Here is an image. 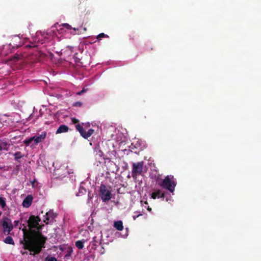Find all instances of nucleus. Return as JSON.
Listing matches in <instances>:
<instances>
[{"mask_svg":"<svg viewBox=\"0 0 261 261\" xmlns=\"http://www.w3.org/2000/svg\"><path fill=\"white\" fill-rule=\"evenodd\" d=\"M4 241L6 244L14 245V242L12 238L10 236H8L6 237Z\"/></svg>","mask_w":261,"mask_h":261,"instance_id":"obj_15","label":"nucleus"},{"mask_svg":"<svg viewBox=\"0 0 261 261\" xmlns=\"http://www.w3.org/2000/svg\"><path fill=\"white\" fill-rule=\"evenodd\" d=\"M21 252V254H22V255H24V254H27V252H25V251H21V252Z\"/></svg>","mask_w":261,"mask_h":261,"instance_id":"obj_34","label":"nucleus"},{"mask_svg":"<svg viewBox=\"0 0 261 261\" xmlns=\"http://www.w3.org/2000/svg\"><path fill=\"white\" fill-rule=\"evenodd\" d=\"M143 162H140L137 163H133L132 175L134 178H136L138 175L142 174L143 172Z\"/></svg>","mask_w":261,"mask_h":261,"instance_id":"obj_5","label":"nucleus"},{"mask_svg":"<svg viewBox=\"0 0 261 261\" xmlns=\"http://www.w3.org/2000/svg\"><path fill=\"white\" fill-rule=\"evenodd\" d=\"M147 210L149 212H150L151 211V208H150L149 206H148L147 207Z\"/></svg>","mask_w":261,"mask_h":261,"instance_id":"obj_35","label":"nucleus"},{"mask_svg":"<svg viewBox=\"0 0 261 261\" xmlns=\"http://www.w3.org/2000/svg\"><path fill=\"white\" fill-rule=\"evenodd\" d=\"M158 184L162 188L168 190L172 193H173L176 186L175 180L172 175L166 176L164 179L159 181Z\"/></svg>","mask_w":261,"mask_h":261,"instance_id":"obj_2","label":"nucleus"},{"mask_svg":"<svg viewBox=\"0 0 261 261\" xmlns=\"http://www.w3.org/2000/svg\"><path fill=\"white\" fill-rule=\"evenodd\" d=\"M69 127L64 124L61 125L57 129L56 134H61V133H66L68 131Z\"/></svg>","mask_w":261,"mask_h":261,"instance_id":"obj_11","label":"nucleus"},{"mask_svg":"<svg viewBox=\"0 0 261 261\" xmlns=\"http://www.w3.org/2000/svg\"><path fill=\"white\" fill-rule=\"evenodd\" d=\"M14 226L15 227H17L19 223H20V222L19 220H16L14 222Z\"/></svg>","mask_w":261,"mask_h":261,"instance_id":"obj_30","label":"nucleus"},{"mask_svg":"<svg viewBox=\"0 0 261 261\" xmlns=\"http://www.w3.org/2000/svg\"><path fill=\"white\" fill-rule=\"evenodd\" d=\"M45 217V218L43 220L44 222H45L46 224H48V221L49 220V219L54 218V214L52 211H49L46 213Z\"/></svg>","mask_w":261,"mask_h":261,"instance_id":"obj_12","label":"nucleus"},{"mask_svg":"<svg viewBox=\"0 0 261 261\" xmlns=\"http://www.w3.org/2000/svg\"><path fill=\"white\" fill-rule=\"evenodd\" d=\"M86 91V90L83 88L81 91L77 93V94L79 95H82L84 92Z\"/></svg>","mask_w":261,"mask_h":261,"instance_id":"obj_29","label":"nucleus"},{"mask_svg":"<svg viewBox=\"0 0 261 261\" xmlns=\"http://www.w3.org/2000/svg\"><path fill=\"white\" fill-rule=\"evenodd\" d=\"M2 213L0 212V216L2 215Z\"/></svg>","mask_w":261,"mask_h":261,"instance_id":"obj_37","label":"nucleus"},{"mask_svg":"<svg viewBox=\"0 0 261 261\" xmlns=\"http://www.w3.org/2000/svg\"><path fill=\"white\" fill-rule=\"evenodd\" d=\"M105 185L101 184L99 187V195L103 202L108 201L112 198V194L110 189Z\"/></svg>","mask_w":261,"mask_h":261,"instance_id":"obj_3","label":"nucleus"},{"mask_svg":"<svg viewBox=\"0 0 261 261\" xmlns=\"http://www.w3.org/2000/svg\"><path fill=\"white\" fill-rule=\"evenodd\" d=\"M0 206L3 209H5V207L6 206L5 198L0 197Z\"/></svg>","mask_w":261,"mask_h":261,"instance_id":"obj_16","label":"nucleus"},{"mask_svg":"<svg viewBox=\"0 0 261 261\" xmlns=\"http://www.w3.org/2000/svg\"><path fill=\"white\" fill-rule=\"evenodd\" d=\"M94 133V130L93 129H89L87 132L84 130L82 137L85 139H88Z\"/></svg>","mask_w":261,"mask_h":261,"instance_id":"obj_14","label":"nucleus"},{"mask_svg":"<svg viewBox=\"0 0 261 261\" xmlns=\"http://www.w3.org/2000/svg\"><path fill=\"white\" fill-rule=\"evenodd\" d=\"M71 122L73 124H76V123H79V121L78 119H76V118H72L71 119Z\"/></svg>","mask_w":261,"mask_h":261,"instance_id":"obj_28","label":"nucleus"},{"mask_svg":"<svg viewBox=\"0 0 261 261\" xmlns=\"http://www.w3.org/2000/svg\"><path fill=\"white\" fill-rule=\"evenodd\" d=\"M33 199L32 195H28L23 200L22 205L25 207H30L32 203Z\"/></svg>","mask_w":261,"mask_h":261,"instance_id":"obj_10","label":"nucleus"},{"mask_svg":"<svg viewBox=\"0 0 261 261\" xmlns=\"http://www.w3.org/2000/svg\"><path fill=\"white\" fill-rule=\"evenodd\" d=\"M75 127L76 129L80 132L81 135L82 136L84 132V129H83V126H81L80 124L78 123L75 125Z\"/></svg>","mask_w":261,"mask_h":261,"instance_id":"obj_18","label":"nucleus"},{"mask_svg":"<svg viewBox=\"0 0 261 261\" xmlns=\"http://www.w3.org/2000/svg\"><path fill=\"white\" fill-rule=\"evenodd\" d=\"M15 160H18L19 159L22 158L24 155L22 154L21 152L17 151L14 154Z\"/></svg>","mask_w":261,"mask_h":261,"instance_id":"obj_19","label":"nucleus"},{"mask_svg":"<svg viewBox=\"0 0 261 261\" xmlns=\"http://www.w3.org/2000/svg\"><path fill=\"white\" fill-rule=\"evenodd\" d=\"M40 221L38 216L31 215L28 219L27 217L25 218L26 223L22 224L23 240L20 241V244L32 256L38 254L45 247L47 237L41 232L44 225H39Z\"/></svg>","mask_w":261,"mask_h":261,"instance_id":"obj_1","label":"nucleus"},{"mask_svg":"<svg viewBox=\"0 0 261 261\" xmlns=\"http://www.w3.org/2000/svg\"><path fill=\"white\" fill-rule=\"evenodd\" d=\"M83 105V103L81 101H76L73 104V106L75 107H81Z\"/></svg>","mask_w":261,"mask_h":261,"instance_id":"obj_25","label":"nucleus"},{"mask_svg":"<svg viewBox=\"0 0 261 261\" xmlns=\"http://www.w3.org/2000/svg\"><path fill=\"white\" fill-rule=\"evenodd\" d=\"M36 46L35 45H26L25 46V47H35Z\"/></svg>","mask_w":261,"mask_h":261,"instance_id":"obj_33","label":"nucleus"},{"mask_svg":"<svg viewBox=\"0 0 261 261\" xmlns=\"http://www.w3.org/2000/svg\"><path fill=\"white\" fill-rule=\"evenodd\" d=\"M46 132L44 131L41 133V134L38 135V136H34V142L35 144H37L39 143L42 142L45 138L46 136Z\"/></svg>","mask_w":261,"mask_h":261,"instance_id":"obj_8","label":"nucleus"},{"mask_svg":"<svg viewBox=\"0 0 261 261\" xmlns=\"http://www.w3.org/2000/svg\"><path fill=\"white\" fill-rule=\"evenodd\" d=\"M34 137H32L30 138L27 139L23 141L24 144H25L26 145L28 146L30 144V143L34 140Z\"/></svg>","mask_w":261,"mask_h":261,"instance_id":"obj_21","label":"nucleus"},{"mask_svg":"<svg viewBox=\"0 0 261 261\" xmlns=\"http://www.w3.org/2000/svg\"><path fill=\"white\" fill-rule=\"evenodd\" d=\"M95 151H96V155H97L99 157H100V158H101L103 156V153L101 150L97 149Z\"/></svg>","mask_w":261,"mask_h":261,"instance_id":"obj_22","label":"nucleus"},{"mask_svg":"<svg viewBox=\"0 0 261 261\" xmlns=\"http://www.w3.org/2000/svg\"><path fill=\"white\" fill-rule=\"evenodd\" d=\"M165 197V192H162L160 189L156 190L155 191L153 192L151 195V198L153 199L162 198L163 200H164Z\"/></svg>","mask_w":261,"mask_h":261,"instance_id":"obj_7","label":"nucleus"},{"mask_svg":"<svg viewBox=\"0 0 261 261\" xmlns=\"http://www.w3.org/2000/svg\"><path fill=\"white\" fill-rule=\"evenodd\" d=\"M20 58H21V57L20 56H19L17 54H16L14 56L12 60L14 61V62H16V61H18L19 60H20Z\"/></svg>","mask_w":261,"mask_h":261,"instance_id":"obj_24","label":"nucleus"},{"mask_svg":"<svg viewBox=\"0 0 261 261\" xmlns=\"http://www.w3.org/2000/svg\"><path fill=\"white\" fill-rule=\"evenodd\" d=\"M0 224L3 226L4 233L9 235L13 228V225L11 220L7 217H4L0 221Z\"/></svg>","mask_w":261,"mask_h":261,"instance_id":"obj_4","label":"nucleus"},{"mask_svg":"<svg viewBox=\"0 0 261 261\" xmlns=\"http://www.w3.org/2000/svg\"><path fill=\"white\" fill-rule=\"evenodd\" d=\"M25 215H23L21 216V218H20V225L22 226V224L23 223H25L26 222H25V218L26 217L28 218V216H25Z\"/></svg>","mask_w":261,"mask_h":261,"instance_id":"obj_23","label":"nucleus"},{"mask_svg":"<svg viewBox=\"0 0 261 261\" xmlns=\"http://www.w3.org/2000/svg\"><path fill=\"white\" fill-rule=\"evenodd\" d=\"M168 200H169V198H166V201H168Z\"/></svg>","mask_w":261,"mask_h":261,"instance_id":"obj_36","label":"nucleus"},{"mask_svg":"<svg viewBox=\"0 0 261 261\" xmlns=\"http://www.w3.org/2000/svg\"><path fill=\"white\" fill-rule=\"evenodd\" d=\"M46 261H57V259L55 257H46L45 259Z\"/></svg>","mask_w":261,"mask_h":261,"instance_id":"obj_27","label":"nucleus"},{"mask_svg":"<svg viewBox=\"0 0 261 261\" xmlns=\"http://www.w3.org/2000/svg\"><path fill=\"white\" fill-rule=\"evenodd\" d=\"M9 45L13 48H18L22 45V43L19 37L15 36L12 37L11 42L10 43Z\"/></svg>","mask_w":261,"mask_h":261,"instance_id":"obj_6","label":"nucleus"},{"mask_svg":"<svg viewBox=\"0 0 261 261\" xmlns=\"http://www.w3.org/2000/svg\"><path fill=\"white\" fill-rule=\"evenodd\" d=\"M36 182V179H34L33 180L31 181V185L33 187H35V183Z\"/></svg>","mask_w":261,"mask_h":261,"instance_id":"obj_32","label":"nucleus"},{"mask_svg":"<svg viewBox=\"0 0 261 261\" xmlns=\"http://www.w3.org/2000/svg\"><path fill=\"white\" fill-rule=\"evenodd\" d=\"M142 214H139L137 215H134V216H133V219L134 220H135L137 219V218H138L139 216H142Z\"/></svg>","mask_w":261,"mask_h":261,"instance_id":"obj_31","label":"nucleus"},{"mask_svg":"<svg viewBox=\"0 0 261 261\" xmlns=\"http://www.w3.org/2000/svg\"><path fill=\"white\" fill-rule=\"evenodd\" d=\"M62 26L64 27V28H66L68 30L72 29L74 31H78L79 30V29L75 28H72L70 24H69L68 23H63L62 24Z\"/></svg>","mask_w":261,"mask_h":261,"instance_id":"obj_17","label":"nucleus"},{"mask_svg":"<svg viewBox=\"0 0 261 261\" xmlns=\"http://www.w3.org/2000/svg\"><path fill=\"white\" fill-rule=\"evenodd\" d=\"M102 37H109V36L103 33H101L99 34L97 36V38L98 39Z\"/></svg>","mask_w":261,"mask_h":261,"instance_id":"obj_26","label":"nucleus"},{"mask_svg":"<svg viewBox=\"0 0 261 261\" xmlns=\"http://www.w3.org/2000/svg\"><path fill=\"white\" fill-rule=\"evenodd\" d=\"M10 146V144L6 140L0 139V152L3 150L8 151Z\"/></svg>","mask_w":261,"mask_h":261,"instance_id":"obj_9","label":"nucleus"},{"mask_svg":"<svg viewBox=\"0 0 261 261\" xmlns=\"http://www.w3.org/2000/svg\"><path fill=\"white\" fill-rule=\"evenodd\" d=\"M75 245L79 249H83L84 247V242L82 241H77L75 242Z\"/></svg>","mask_w":261,"mask_h":261,"instance_id":"obj_20","label":"nucleus"},{"mask_svg":"<svg viewBox=\"0 0 261 261\" xmlns=\"http://www.w3.org/2000/svg\"><path fill=\"white\" fill-rule=\"evenodd\" d=\"M114 226L118 230H122L123 229V223L122 221H117L114 222Z\"/></svg>","mask_w":261,"mask_h":261,"instance_id":"obj_13","label":"nucleus"}]
</instances>
